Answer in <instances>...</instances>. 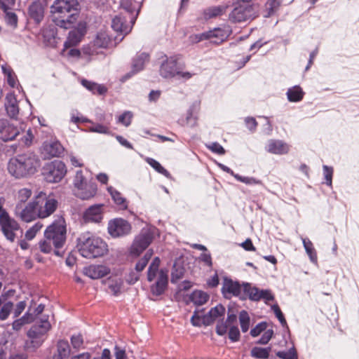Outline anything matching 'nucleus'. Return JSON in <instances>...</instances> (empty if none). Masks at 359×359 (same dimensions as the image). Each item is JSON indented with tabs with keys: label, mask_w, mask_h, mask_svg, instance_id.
<instances>
[{
	"label": "nucleus",
	"mask_w": 359,
	"mask_h": 359,
	"mask_svg": "<svg viewBox=\"0 0 359 359\" xmlns=\"http://www.w3.org/2000/svg\"><path fill=\"white\" fill-rule=\"evenodd\" d=\"M225 313V308L218 304L214 308H212L207 315L203 317V322L206 325H210L218 317L224 316Z\"/></svg>",
	"instance_id": "nucleus-31"
},
{
	"label": "nucleus",
	"mask_w": 359,
	"mask_h": 359,
	"mask_svg": "<svg viewBox=\"0 0 359 359\" xmlns=\"http://www.w3.org/2000/svg\"><path fill=\"white\" fill-rule=\"evenodd\" d=\"M88 130L90 132L100 134L110 133V130L107 126L100 123H93L91 126L89 127Z\"/></svg>",
	"instance_id": "nucleus-54"
},
{
	"label": "nucleus",
	"mask_w": 359,
	"mask_h": 359,
	"mask_svg": "<svg viewBox=\"0 0 359 359\" xmlns=\"http://www.w3.org/2000/svg\"><path fill=\"white\" fill-rule=\"evenodd\" d=\"M234 178L236 179L238 181L245 183L246 184L252 185L262 184L261 180L252 177H243L239 175H234Z\"/></svg>",
	"instance_id": "nucleus-55"
},
{
	"label": "nucleus",
	"mask_w": 359,
	"mask_h": 359,
	"mask_svg": "<svg viewBox=\"0 0 359 359\" xmlns=\"http://www.w3.org/2000/svg\"><path fill=\"white\" fill-rule=\"evenodd\" d=\"M133 25L130 23L128 15L123 13L116 15L111 22L112 29L117 32L124 34H128L131 31Z\"/></svg>",
	"instance_id": "nucleus-21"
},
{
	"label": "nucleus",
	"mask_w": 359,
	"mask_h": 359,
	"mask_svg": "<svg viewBox=\"0 0 359 359\" xmlns=\"http://www.w3.org/2000/svg\"><path fill=\"white\" fill-rule=\"evenodd\" d=\"M27 306L25 301L19 302L13 308V318H18L25 309Z\"/></svg>",
	"instance_id": "nucleus-61"
},
{
	"label": "nucleus",
	"mask_w": 359,
	"mask_h": 359,
	"mask_svg": "<svg viewBox=\"0 0 359 359\" xmlns=\"http://www.w3.org/2000/svg\"><path fill=\"white\" fill-rule=\"evenodd\" d=\"M67 238V227L62 217L56 218L47 226L44 231V239L39 243V247L43 253L53 252L57 257H62V250Z\"/></svg>",
	"instance_id": "nucleus-1"
},
{
	"label": "nucleus",
	"mask_w": 359,
	"mask_h": 359,
	"mask_svg": "<svg viewBox=\"0 0 359 359\" xmlns=\"http://www.w3.org/2000/svg\"><path fill=\"white\" fill-rule=\"evenodd\" d=\"M11 6L7 7L6 9H2L5 13V21L6 24L13 28H15L18 25V16L17 15L13 12L9 11L8 10Z\"/></svg>",
	"instance_id": "nucleus-43"
},
{
	"label": "nucleus",
	"mask_w": 359,
	"mask_h": 359,
	"mask_svg": "<svg viewBox=\"0 0 359 359\" xmlns=\"http://www.w3.org/2000/svg\"><path fill=\"white\" fill-rule=\"evenodd\" d=\"M323 168L326 184L328 186H331L332 182L333 168L327 165H323Z\"/></svg>",
	"instance_id": "nucleus-60"
},
{
	"label": "nucleus",
	"mask_w": 359,
	"mask_h": 359,
	"mask_svg": "<svg viewBox=\"0 0 359 359\" xmlns=\"http://www.w3.org/2000/svg\"><path fill=\"white\" fill-rule=\"evenodd\" d=\"M70 341L74 349L79 351L83 348V338L81 334H73L70 338Z\"/></svg>",
	"instance_id": "nucleus-53"
},
{
	"label": "nucleus",
	"mask_w": 359,
	"mask_h": 359,
	"mask_svg": "<svg viewBox=\"0 0 359 359\" xmlns=\"http://www.w3.org/2000/svg\"><path fill=\"white\" fill-rule=\"evenodd\" d=\"M239 322L243 332H246L250 327V318L248 313L243 310L239 313Z\"/></svg>",
	"instance_id": "nucleus-45"
},
{
	"label": "nucleus",
	"mask_w": 359,
	"mask_h": 359,
	"mask_svg": "<svg viewBox=\"0 0 359 359\" xmlns=\"http://www.w3.org/2000/svg\"><path fill=\"white\" fill-rule=\"evenodd\" d=\"M43 224L38 222L35 223L31 228H29L25 233V238L27 240H32L36 235V233L41 229Z\"/></svg>",
	"instance_id": "nucleus-51"
},
{
	"label": "nucleus",
	"mask_w": 359,
	"mask_h": 359,
	"mask_svg": "<svg viewBox=\"0 0 359 359\" xmlns=\"http://www.w3.org/2000/svg\"><path fill=\"white\" fill-rule=\"evenodd\" d=\"M15 215L25 222H30L39 218L34 200L25 205L17 203L15 208Z\"/></svg>",
	"instance_id": "nucleus-15"
},
{
	"label": "nucleus",
	"mask_w": 359,
	"mask_h": 359,
	"mask_svg": "<svg viewBox=\"0 0 359 359\" xmlns=\"http://www.w3.org/2000/svg\"><path fill=\"white\" fill-rule=\"evenodd\" d=\"M183 273H184V270L182 268L175 269L172 271L171 282L176 283L179 279L182 278Z\"/></svg>",
	"instance_id": "nucleus-64"
},
{
	"label": "nucleus",
	"mask_w": 359,
	"mask_h": 359,
	"mask_svg": "<svg viewBox=\"0 0 359 359\" xmlns=\"http://www.w3.org/2000/svg\"><path fill=\"white\" fill-rule=\"evenodd\" d=\"M71 353L69 344L67 340L60 339L56 344V353L53 359H69Z\"/></svg>",
	"instance_id": "nucleus-30"
},
{
	"label": "nucleus",
	"mask_w": 359,
	"mask_h": 359,
	"mask_svg": "<svg viewBox=\"0 0 359 359\" xmlns=\"http://www.w3.org/2000/svg\"><path fill=\"white\" fill-rule=\"evenodd\" d=\"M39 320V324L33 325L27 332V339L23 346V349L27 353L36 352L46 340L48 332L51 329L48 316H41Z\"/></svg>",
	"instance_id": "nucleus-5"
},
{
	"label": "nucleus",
	"mask_w": 359,
	"mask_h": 359,
	"mask_svg": "<svg viewBox=\"0 0 359 359\" xmlns=\"http://www.w3.org/2000/svg\"><path fill=\"white\" fill-rule=\"evenodd\" d=\"M103 204H95L90 206L84 212V220L96 223L101 222L103 218Z\"/></svg>",
	"instance_id": "nucleus-24"
},
{
	"label": "nucleus",
	"mask_w": 359,
	"mask_h": 359,
	"mask_svg": "<svg viewBox=\"0 0 359 359\" xmlns=\"http://www.w3.org/2000/svg\"><path fill=\"white\" fill-rule=\"evenodd\" d=\"M207 147L213 153L219 155H223L225 154L224 147L217 142L210 143L209 144H207Z\"/></svg>",
	"instance_id": "nucleus-57"
},
{
	"label": "nucleus",
	"mask_w": 359,
	"mask_h": 359,
	"mask_svg": "<svg viewBox=\"0 0 359 359\" xmlns=\"http://www.w3.org/2000/svg\"><path fill=\"white\" fill-rule=\"evenodd\" d=\"M50 13L57 27L70 29L77 21L79 4L77 0H55L50 6Z\"/></svg>",
	"instance_id": "nucleus-2"
},
{
	"label": "nucleus",
	"mask_w": 359,
	"mask_h": 359,
	"mask_svg": "<svg viewBox=\"0 0 359 359\" xmlns=\"http://www.w3.org/2000/svg\"><path fill=\"white\" fill-rule=\"evenodd\" d=\"M81 83L83 87L92 92L93 94L97 93L98 95H103L107 92V88L104 86L97 84V83L85 79H83L81 81Z\"/></svg>",
	"instance_id": "nucleus-34"
},
{
	"label": "nucleus",
	"mask_w": 359,
	"mask_h": 359,
	"mask_svg": "<svg viewBox=\"0 0 359 359\" xmlns=\"http://www.w3.org/2000/svg\"><path fill=\"white\" fill-rule=\"evenodd\" d=\"M63 147L58 141L50 140L43 143L42 154L46 158L59 156L63 152Z\"/></svg>",
	"instance_id": "nucleus-23"
},
{
	"label": "nucleus",
	"mask_w": 359,
	"mask_h": 359,
	"mask_svg": "<svg viewBox=\"0 0 359 359\" xmlns=\"http://www.w3.org/2000/svg\"><path fill=\"white\" fill-rule=\"evenodd\" d=\"M168 285V275L163 271H159L156 283L151 286V291L153 294L159 296L162 294Z\"/></svg>",
	"instance_id": "nucleus-29"
},
{
	"label": "nucleus",
	"mask_w": 359,
	"mask_h": 359,
	"mask_svg": "<svg viewBox=\"0 0 359 359\" xmlns=\"http://www.w3.org/2000/svg\"><path fill=\"white\" fill-rule=\"evenodd\" d=\"M271 348H262L255 346L251 349V356L258 359H267L269 356Z\"/></svg>",
	"instance_id": "nucleus-42"
},
{
	"label": "nucleus",
	"mask_w": 359,
	"mask_h": 359,
	"mask_svg": "<svg viewBox=\"0 0 359 359\" xmlns=\"http://www.w3.org/2000/svg\"><path fill=\"white\" fill-rule=\"evenodd\" d=\"M108 233L113 238L125 236L131 231L130 224L122 218H116L108 223Z\"/></svg>",
	"instance_id": "nucleus-14"
},
{
	"label": "nucleus",
	"mask_w": 359,
	"mask_h": 359,
	"mask_svg": "<svg viewBox=\"0 0 359 359\" xmlns=\"http://www.w3.org/2000/svg\"><path fill=\"white\" fill-rule=\"evenodd\" d=\"M1 69L4 74L6 76L8 85L12 88L15 87L17 85V79L11 67L4 65L1 66Z\"/></svg>",
	"instance_id": "nucleus-39"
},
{
	"label": "nucleus",
	"mask_w": 359,
	"mask_h": 359,
	"mask_svg": "<svg viewBox=\"0 0 359 359\" xmlns=\"http://www.w3.org/2000/svg\"><path fill=\"white\" fill-rule=\"evenodd\" d=\"M178 60L179 57L177 56L167 57L161 65L160 74L164 78H172L180 74L181 71L177 65Z\"/></svg>",
	"instance_id": "nucleus-16"
},
{
	"label": "nucleus",
	"mask_w": 359,
	"mask_h": 359,
	"mask_svg": "<svg viewBox=\"0 0 359 359\" xmlns=\"http://www.w3.org/2000/svg\"><path fill=\"white\" fill-rule=\"evenodd\" d=\"M274 313L276 314V316L278 318V320L281 323V325L285 327L287 326V322L283 316V314L282 311H280V308L277 305H274L272 307Z\"/></svg>",
	"instance_id": "nucleus-63"
},
{
	"label": "nucleus",
	"mask_w": 359,
	"mask_h": 359,
	"mask_svg": "<svg viewBox=\"0 0 359 359\" xmlns=\"http://www.w3.org/2000/svg\"><path fill=\"white\" fill-rule=\"evenodd\" d=\"M133 114L130 111H125L118 116V122L128 127L130 125Z\"/></svg>",
	"instance_id": "nucleus-56"
},
{
	"label": "nucleus",
	"mask_w": 359,
	"mask_h": 359,
	"mask_svg": "<svg viewBox=\"0 0 359 359\" xmlns=\"http://www.w3.org/2000/svg\"><path fill=\"white\" fill-rule=\"evenodd\" d=\"M304 95V93L302 89L298 86L289 88L287 92L288 100L292 102L301 101L303 99Z\"/></svg>",
	"instance_id": "nucleus-38"
},
{
	"label": "nucleus",
	"mask_w": 359,
	"mask_h": 359,
	"mask_svg": "<svg viewBox=\"0 0 359 359\" xmlns=\"http://www.w3.org/2000/svg\"><path fill=\"white\" fill-rule=\"evenodd\" d=\"M0 226L5 237L11 242L22 235V230L19 224L11 218L6 210L0 213Z\"/></svg>",
	"instance_id": "nucleus-11"
},
{
	"label": "nucleus",
	"mask_w": 359,
	"mask_h": 359,
	"mask_svg": "<svg viewBox=\"0 0 359 359\" xmlns=\"http://www.w3.org/2000/svg\"><path fill=\"white\" fill-rule=\"evenodd\" d=\"M19 133V130L8 120L0 119V139L3 141L13 140Z\"/></svg>",
	"instance_id": "nucleus-22"
},
{
	"label": "nucleus",
	"mask_w": 359,
	"mask_h": 359,
	"mask_svg": "<svg viewBox=\"0 0 359 359\" xmlns=\"http://www.w3.org/2000/svg\"><path fill=\"white\" fill-rule=\"evenodd\" d=\"M143 0H121V6L125 11L131 24H135Z\"/></svg>",
	"instance_id": "nucleus-18"
},
{
	"label": "nucleus",
	"mask_w": 359,
	"mask_h": 359,
	"mask_svg": "<svg viewBox=\"0 0 359 359\" xmlns=\"http://www.w3.org/2000/svg\"><path fill=\"white\" fill-rule=\"evenodd\" d=\"M153 255V252L152 250H148L145 255H144V257L142 258H141L138 262L135 265V270L137 271V272H141L142 271H143L144 269V268L146 267V266L147 265L149 261L150 260V259L151 258V256Z\"/></svg>",
	"instance_id": "nucleus-47"
},
{
	"label": "nucleus",
	"mask_w": 359,
	"mask_h": 359,
	"mask_svg": "<svg viewBox=\"0 0 359 359\" xmlns=\"http://www.w3.org/2000/svg\"><path fill=\"white\" fill-rule=\"evenodd\" d=\"M160 259L156 257L152 260L151 263L150 264L147 272V279L149 282L153 281L157 273H159L158 267L160 265Z\"/></svg>",
	"instance_id": "nucleus-41"
},
{
	"label": "nucleus",
	"mask_w": 359,
	"mask_h": 359,
	"mask_svg": "<svg viewBox=\"0 0 359 359\" xmlns=\"http://www.w3.org/2000/svg\"><path fill=\"white\" fill-rule=\"evenodd\" d=\"M40 166L37 156L32 152L17 155L10 159L8 163V172L20 179L34 175Z\"/></svg>",
	"instance_id": "nucleus-3"
},
{
	"label": "nucleus",
	"mask_w": 359,
	"mask_h": 359,
	"mask_svg": "<svg viewBox=\"0 0 359 359\" xmlns=\"http://www.w3.org/2000/svg\"><path fill=\"white\" fill-rule=\"evenodd\" d=\"M67 173L65 164L60 161L55 160L47 163L43 168L42 174L46 182L57 183L62 180Z\"/></svg>",
	"instance_id": "nucleus-12"
},
{
	"label": "nucleus",
	"mask_w": 359,
	"mask_h": 359,
	"mask_svg": "<svg viewBox=\"0 0 359 359\" xmlns=\"http://www.w3.org/2000/svg\"><path fill=\"white\" fill-rule=\"evenodd\" d=\"M47 3L43 1L33 0L28 7L29 17L36 24H39L44 18L45 8Z\"/></svg>",
	"instance_id": "nucleus-20"
},
{
	"label": "nucleus",
	"mask_w": 359,
	"mask_h": 359,
	"mask_svg": "<svg viewBox=\"0 0 359 359\" xmlns=\"http://www.w3.org/2000/svg\"><path fill=\"white\" fill-rule=\"evenodd\" d=\"M251 0H237L233 4V8L229 14V20L234 23H239L251 20L255 17V13Z\"/></svg>",
	"instance_id": "nucleus-8"
},
{
	"label": "nucleus",
	"mask_w": 359,
	"mask_h": 359,
	"mask_svg": "<svg viewBox=\"0 0 359 359\" xmlns=\"http://www.w3.org/2000/svg\"><path fill=\"white\" fill-rule=\"evenodd\" d=\"M276 355L280 359H298V353L293 344L287 351H278Z\"/></svg>",
	"instance_id": "nucleus-40"
},
{
	"label": "nucleus",
	"mask_w": 359,
	"mask_h": 359,
	"mask_svg": "<svg viewBox=\"0 0 359 359\" xmlns=\"http://www.w3.org/2000/svg\"><path fill=\"white\" fill-rule=\"evenodd\" d=\"M266 149L269 153L281 155L287 154L290 147L280 140H271L269 141Z\"/></svg>",
	"instance_id": "nucleus-28"
},
{
	"label": "nucleus",
	"mask_w": 359,
	"mask_h": 359,
	"mask_svg": "<svg viewBox=\"0 0 359 359\" xmlns=\"http://www.w3.org/2000/svg\"><path fill=\"white\" fill-rule=\"evenodd\" d=\"M5 107L8 115L13 118H16L19 114L18 102L13 93L6 95L5 99Z\"/></svg>",
	"instance_id": "nucleus-27"
},
{
	"label": "nucleus",
	"mask_w": 359,
	"mask_h": 359,
	"mask_svg": "<svg viewBox=\"0 0 359 359\" xmlns=\"http://www.w3.org/2000/svg\"><path fill=\"white\" fill-rule=\"evenodd\" d=\"M266 329V323L264 322L259 323L250 330V334L253 337H257L262 332L265 331Z\"/></svg>",
	"instance_id": "nucleus-58"
},
{
	"label": "nucleus",
	"mask_w": 359,
	"mask_h": 359,
	"mask_svg": "<svg viewBox=\"0 0 359 359\" xmlns=\"http://www.w3.org/2000/svg\"><path fill=\"white\" fill-rule=\"evenodd\" d=\"M222 293L225 298H231L232 296L238 297L244 292V283L241 285L237 281L225 278L223 282V286L222 288Z\"/></svg>",
	"instance_id": "nucleus-19"
},
{
	"label": "nucleus",
	"mask_w": 359,
	"mask_h": 359,
	"mask_svg": "<svg viewBox=\"0 0 359 359\" xmlns=\"http://www.w3.org/2000/svg\"><path fill=\"white\" fill-rule=\"evenodd\" d=\"M197 117L194 114L193 109L191 107L187 110L185 118L178 120V123L182 126L194 128L197 125Z\"/></svg>",
	"instance_id": "nucleus-37"
},
{
	"label": "nucleus",
	"mask_w": 359,
	"mask_h": 359,
	"mask_svg": "<svg viewBox=\"0 0 359 359\" xmlns=\"http://www.w3.org/2000/svg\"><path fill=\"white\" fill-rule=\"evenodd\" d=\"M76 248L80 255L87 259L102 257L108 251L107 243L88 231L80 234L77 238Z\"/></svg>",
	"instance_id": "nucleus-4"
},
{
	"label": "nucleus",
	"mask_w": 359,
	"mask_h": 359,
	"mask_svg": "<svg viewBox=\"0 0 359 359\" xmlns=\"http://www.w3.org/2000/svg\"><path fill=\"white\" fill-rule=\"evenodd\" d=\"M123 283V282L121 278L118 276L109 277L106 280V284L108 286L109 292L114 295H118L121 292Z\"/></svg>",
	"instance_id": "nucleus-33"
},
{
	"label": "nucleus",
	"mask_w": 359,
	"mask_h": 359,
	"mask_svg": "<svg viewBox=\"0 0 359 359\" xmlns=\"http://www.w3.org/2000/svg\"><path fill=\"white\" fill-rule=\"evenodd\" d=\"M209 299V295L201 290H195L189 296V300L196 306L205 304Z\"/></svg>",
	"instance_id": "nucleus-35"
},
{
	"label": "nucleus",
	"mask_w": 359,
	"mask_h": 359,
	"mask_svg": "<svg viewBox=\"0 0 359 359\" xmlns=\"http://www.w3.org/2000/svg\"><path fill=\"white\" fill-rule=\"evenodd\" d=\"M240 331L237 326H231L229 330V338L233 341H238L240 339Z\"/></svg>",
	"instance_id": "nucleus-59"
},
{
	"label": "nucleus",
	"mask_w": 359,
	"mask_h": 359,
	"mask_svg": "<svg viewBox=\"0 0 359 359\" xmlns=\"http://www.w3.org/2000/svg\"><path fill=\"white\" fill-rule=\"evenodd\" d=\"M147 161L158 172L162 174L163 175H164L165 177H166L168 178L170 177V172L165 168H164L160 164L159 162H158L157 161H156L153 158H149Z\"/></svg>",
	"instance_id": "nucleus-48"
},
{
	"label": "nucleus",
	"mask_w": 359,
	"mask_h": 359,
	"mask_svg": "<svg viewBox=\"0 0 359 359\" xmlns=\"http://www.w3.org/2000/svg\"><path fill=\"white\" fill-rule=\"evenodd\" d=\"M149 55L145 53H142L138 54L133 61L132 65V71L128 74H126L122 79V81H124L128 79H130L132 76L142 70L146 62L149 61Z\"/></svg>",
	"instance_id": "nucleus-25"
},
{
	"label": "nucleus",
	"mask_w": 359,
	"mask_h": 359,
	"mask_svg": "<svg viewBox=\"0 0 359 359\" xmlns=\"http://www.w3.org/2000/svg\"><path fill=\"white\" fill-rule=\"evenodd\" d=\"M13 309V304L11 302H7L5 303L0 309V320H6L12 310Z\"/></svg>",
	"instance_id": "nucleus-52"
},
{
	"label": "nucleus",
	"mask_w": 359,
	"mask_h": 359,
	"mask_svg": "<svg viewBox=\"0 0 359 359\" xmlns=\"http://www.w3.org/2000/svg\"><path fill=\"white\" fill-rule=\"evenodd\" d=\"M158 230L154 226L143 228L135 236L130 248V254L134 256L140 255L153 241Z\"/></svg>",
	"instance_id": "nucleus-7"
},
{
	"label": "nucleus",
	"mask_w": 359,
	"mask_h": 359,
	"mask_svg": "<svg viewBox=\"0 0 359 359\" xmlns=\"http://www.w3.org/2000/svg\"><path fill=\"white\" fill-rule=\"evenodd\" d=\"M32 194V190L28 188L20 189L16 195L17 203L24 205V203L31 197Z\"/></svg>",
	"instance_id": "nucleus-46"
},
{
	"label": "nucleus",
	"mask_w": 359,
	"mask_h": 359,
	"mask_svg": "<svg viewBox=\"0 0 359 359\" xmlns=\"http://www.w3.org/2000/svg\"><path fill=\"white\" fill-rule=\"evenodd\" d=\"M86 33V24L84 22L78 23L76 27L69 33L67 41L64 43L65 48L76 46Z\"/></svg>",
	"instance_id": "nucleus-17"
},
{
	"label": "nucleus",
	"mask_w": 359,
	"mask_h": 359,
	"mask_svg": "<svg viewBox=\"0 0 359 359\" xmlns=\"http://www.w3.org/2000/svg\"><path fill=\"white\" fill-rule=\"evenodd\" d=\"M107 191L110 194L114 202L120 209L126 210L128 208V201L122 194L112 187H109Z\"/></svg>",
	"instance_id": "nucleus-32"
},
{
	"label": "nucleus",
	"mask_w": 359,
	"mask_h": 359,
	"mask_svg": "<svg viewBox=\"0 0 359 359\" xmlns=\"http://www.w3.org/2000/svg\"><path fill=\"white\" fill-rule=\"evenodd\" d=\"M273 331L272 330H267L264 331L261 338L257 341V344H266L272 338Z\"/></svg>",
	"instance_id": "nucleus-62"
},
{
	"label": "nucleus",
	"mask_w": 359,
	"mask_h": 359,
	"mask_svg": "<svg viewBox=\"0 0 359 359\" xmlns=\"http://www.w3.org/2000/svg\"><path fill=\"white\" fill-rule=\"evenodd\" d=\"M224 11L223 6L210 7L204 11V16L205 19L212 18L222 15Z\"/></svg>",
	"instance_id": "nucleus-49"
},
{
	"label": "nucleus",
	"mask_w": 359,
	"mask_h": 359,
	"mask_svg": "<svg viewBox=\"0 0 359 359\" xmlns=\"http://www.w3.org/2000/svg\"><path fill=\"white\" fill-rule=\"evenodd\" d=\"M231 33L229 28H215L214 29L191 36L193 41L199 42L210 40L211 43L219 44L225 41Z\"/></svg>",
	"instance_id": "nucleus-13"
},
{
	"label": "nucleus",
	"mask_w": 359,
	"mask_h": 359,
	"mask_svg": "<svg viewBox=\"0 0 359 359\" xmlns=\"http://www.w3.org/2000/svg\"><path fill=\"white\" fill-rule=\"evenodd\" d=\"M73 184L75 196L82 200L92 198L97 194L96 183L92 178L89 179L81 170L76 171Z\"/></svg>",
	"instance_id": "nucleus-6"
},
{
	"label": "nucleus",
	"mask_w": 359,
	"mask_h": 359,
	"mask_svg": "<svg viewBox=\"0 0 359 359\" xmlns=\"http://www.w3.org/2000/svg\"><path fill=\"white\" fill-rule=\"evenodd\" d=\"M302 241L306 252L309 257L311 262L316 264L318 263V257L312 242L309 239L302 237Z\"/></svg>",
	"instance_id": "nucleus-36"
},
{
	"label": "nucleus",
	"mask_w": 359,
	"mask_h": 359,
	"mask_svg": "<svg viewBox=\"0 0 359 359\" xmlns=\"http://www.w3.org/2000/svg\"><path fill=\"white\" fill-rule=\"evenodd\" d=\"M244 293L249 296V298L253 301L260 299L261 290L256 287H251L249 283H244Z\"/></svg>",
	"instance_id": "nucleus-44"
},
{
	"label": "nucleus",
	"mask_w": 359,
	"mask_h": 359,
	"mask_svg": "<svg viewBox=\"0 0 359 359\" xmlns=\"http://www.w3.org/2000/svg\"><path fill=\"white\" fill-rule=\"evenodd\" d=\"M109 272V269L104 265H90L83 269V273L91 279L101 278Z\"/></svg>",
	"instance_id": "nucleus-26"
},
{
	"label": "nucleus",
	"mask_w": 359,
	"mask_h": 359,
	"mask_svg": "<svg viewBox=\"0 0 359 359\" xmlns=\"http://www.w3.org/2000/svg\"><path fill=\"white\" fill-rule=\"evenodd\" d=\"M112 43L111 37L105 29H100L95 34L93 40L87 46H83L84 54L93 56L100 53L98 49L107 48Z\"/></svg>",
	"instance_id": "nucleus-10"
},
{
	"label": "nucleus",
	"mask_w": 359,
	"mask_h": 359,
	"mask_svg": "<svg viewBox=\"0 0 359 359\" xmlns=\"http://www.w3.org/2000/svg\"><path fill=\"white\" fill-rule=\"evenodd\" d=\"M38 217L45 219L53 214L58 207V201L51 196L41 191L34 198Z\"/></svg>",
	"instance_id": "nucleus-9"
},
{
	"label": "nucleus",
	"mask_w": 359,
	"mask_h": 359,
	"mask_svg": "<svg viewBox=\"0 0 359 359\" xmlns=\"http://www.w3.org/2000/svg\"><path fill=\"white\" fill-rule=\"evenodd\" d=\"M282 4L283 0H270L268 1L266 4L267 15L271 16L276 13Z\"/></svg>",
	"instance_id": "nucleus-50"
}]
</instances>
